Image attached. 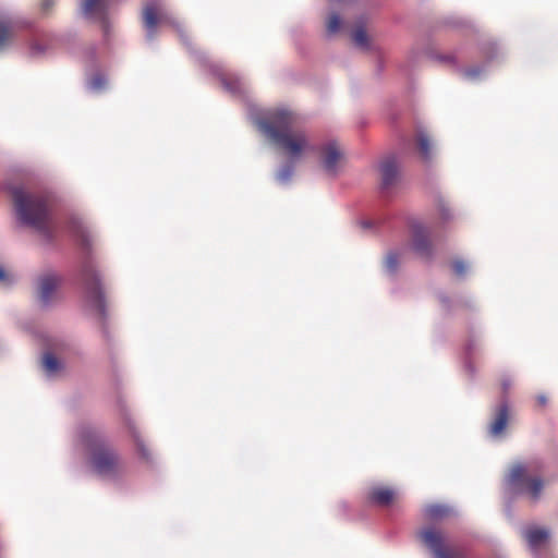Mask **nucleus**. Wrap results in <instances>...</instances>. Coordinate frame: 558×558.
I'll return each instance as SVG.
<instances>
[{"instance_id": "1", "label": "nucleus", "mask_w": 558, "mask_h": 558, "mask_svg": "<svg viewBox=\"0 0 558 558\" xmlns=\"http://www.w3.org/2000/svg\"><path fill=\"white\" fill-rule=\"evenodd\" d=\"M258 128L292 161L300 159L312 148L302 118L292 110H275L258 120Z\"/></svg>"}, {"instance_id": "2", "label": "nucleus", "mask_w": 558, "mask_h": 558, "mask_svg": "<svg viewBox=\"0 0 558 558\" xmlns=\"http://www.w3.org/2000/svg\"><path fill=\"white\" fill-rule=\"evenodd\" d=\"M68 231L82 252L80 281L87 305L100 317L106 316V300L101 277L92 257L93 239L80 218H71Z\"/></svg>"}, {"instance_id": "3", "label": "nucleus", "mask_w": 558, "mask_h": 558, "mask_svg": "<svg viewBox=\"0 0 558 558\" xmlns=\"http://www.w3.org/2000/svg\"><path fill=\"white\" fill-rule=\"evenodd\" d=\"M78 441L88 456L92 470L100 477L118 480L126 473L125 461L98 428L83 427L78 434Z\"/></svg>"}, {"instance_id": "4", "label": "nucleus", "mask_w": 558, "mask_h": 558, "mask_svg": "<svg viewBox=\"0 0 558 558\" xmlns=\"http://www.w3.org/2000/svg\"><path fill=\"white\" fill-rule=\"evenodd\" d=\"M57 197L52 193L37 191V242L50 244L59 234V222L54 216Z\"/></svg>"}, {"instance_id": "5", "label": "nucleus", "mask_w": 558, "mask_h": 558, "mask_svg": "<svg viewBox=\"0 0 558 558\" xmlns=\"http://www.w3.org/2000/svg\"><path fill=\"white\" fill-rule=\"evenodd\" d=\"M508 483L520 493L527 494L533 500H537L544 488V481L539 475L532 474L529 465H514L508 476Z\"/></svg>"}, {"instance_id": "6", "label": "nucleus", "mask_w": 558, "mask_h": 558, "mask_svg": "<svg viewBox=\"0 0 558 558\" xmlns=\"http://www.w3.org/2000/svg\"><path fill=\"white\" fill-rule=\"evenodd\" d=\"M62 276L48 271L37 278V306L47 308L62 300Z\"/></svg>"}, {"instance_id": "7", "label": "nucleus", "mask_w": 558, "mask_h": 558, "mask_svg": "<svg viewBox=\"0 0 558 558\" xmlns=\"http://www.w3.org/2000/svg\"><path fill=\"white\" fill-rule=\"evenodd\" d=\"M14 216L19 227H35V196L23 187L12 190Z\"/></svg>"}, {"instance_id": "8", "label": "nucleus", "mask_w": 558, "mask_h": 558, "mask_svg": "<svg viewBox=\"0 0 558 558\" xmlns=\"http://www.w3.org/2000/svg\"><path fill=\"white\" fill-rule=\"evenodd\" d=\"M417 536L435 558H465L463 551L446 546L444 534L433 526L422 529Z\"/></svg>"}, {"instance_id": "9", "label": "nucleus", "mask_w": 558, "mask_h": 558, "mask_svg": "<svg viewBox=\"0 0 558 558\" xmlns=\"http://www.w3.org/2000/svg\"><path fill=\"white\" fill-rule=\"evenodd\" d=\"M143 23L149 39L155 37L158 25L179 26L172 14L157 1H150L145 4L143 9Z\"/></svg>"}, {"instance_id": "10", "label": "nucleus", "mask_w": 558, "mask_h": 558, "mask_svg": "<svg viewBox=\"0 0 558 558\" xmlns=\"http://www.w3.org/2000/svg\"><path fill=\"white\" fill-rule=\"evenodd\" d=\"M29 25L31 21L22 14L0 11V53L5 50L15 34Z\"/></svg>"}, {"instance_id": "11", "label": "nucleus", "mask_w": 558, "mask_h": 558, "mask_svg": "<svg viewBox=\"0 0 558 558\" xmlns=\"http://www.w3.org/2000/svg\"><path fill=\"white\" fill-rule=\"evenodd\" d=\"M320 162L324 170L336 175L344 162V154L340 145L332 141L324 144L319 149Z\"/></svg>"}, {"instance_id": "12", "label": "nucleus", "mask_w": 558, "mask_h": 558, "mask_svg": "<svg viewBox=\"0 0 558 558\" xmlns=\"http://www.w3.org/2000/svg\"><path fill=\"white\" fill-rule=\"evenodd\" d=\"M110 0H84L82 3L83 13L101 23L105 34L108 33L107 10Z\"/></svg>"}, {"instance_id": "13", "label": "nucleus", "mask_w": 558, "mask_h": 558, "mask_svg": "<svg viewBox=\"0 0 558 558\" xmlns=\"http://www.w3.org/2000/svg\"><path fill=\"white\" fill-rule=\"evenodd\" d=\"M411 229L414 251L421 256L429 257L433 250L428 229L418 222L413 223Z\"/></svg>"}, {"instance_id": "14", "label": "nucleus", "mask_w": 558, "mask_h": 558, "mask_svg": "<svg viewBox=\"0 0 558 558\" xmlns=\"http://www.w3.org/2000/svg\"><path fill=\"white\" fill-rule=\"evenodd\" d=\"M379 170L384 189H388L397 182L399 170L395 156L385 158L380 163Z\"/></svg>"}, {"instance_id": "15", "label": "nucleus", "mask_w": 558, "mask_h": 558, "mask_svg": "<svg viewBox=\"0 0 558 558\" xmlns=\"http://www.w3.org/2000/svg\"><path fill=\"white\" fill-rule=\"evenodd\" d=\"M396 492L388 486H374L369 489V500L378 506L387 507L396 499Z\"/></svg>"}, {"instance_id": "16", "label": "nucleus", "mask_w": 558, "mask_h": 558, "mask_svg": "<svg viewBox=\"0 0 558 558\" xmlns=\"http://www.w3.org/2000/svg\"><path fill=\"white\" fill-rule=\"evenodd\" d=\"M509 421V407L507 403H502L498 407L495 417L489 425V433L493 436L502 434L506 429Z\"/></svg>"}, {"instance_id": "17", "label": "nucleus", "mask_w": 558, "mask_h": 558, "mask_svg": "<svg viewBox=\"0 0 558 558\" xmlns=\"http://www.w3.org/2000/svg\"><path fill=\"white\" fill-rule=\"evenodd\" d=\"M524 537L529 546L535 550L541 547L548 538V532L544 529L532 527L524 532Z\"/></svg>"}, {"instance_id": "18", "label": "nucleus", "mask_w": 558, "mask_h": 558, "mask_svg": "<svg viewBox=\"0 0 558 558\" xmlns=\"http://www.w3.org/2000/svg\"><path fill=\"white\" fill-rule=\"evenodd\" d=\"M41 364L49 377L57 376L63 369L62 363L50 352L44 354Z\"/></svg>"}, {"instance_id": "19", "label": "nucleus", "mask_w": 558, "mask_h": 558, "mask_svg": "<svg viewBox=\"0 0 558 558\" xmlns=\"http://www.w3.org/2000/svg\"><path fill=\"white\" fill-rule=\"evenodd\" d=\"M450 514V509L442 505H429L425 508V515L429 520L438 521Z\"/></svg>"}, {"instance_id": "20", "label": "nucleus", "mask_w": 558, "mask_h": 558, "mask_svg": "<svg viewBox=\"0 0 558 558\" xmlns=\"http://www.w3.org/2000/svg\"><path fill=\"white\" fill-rule=\"evenodd\" d=\"M416 142H417V148H418L421 157L424 160H428L430 158V149H432L429 137L425 133L420 132L417 134Z\"/></svg>"}, {"instance_id": "21", "label": "nucleus", "mask_w": 558, "mask_h": 558, "mask_svg": "<svg viewBox=\"0 0 558 558\" xmlns=\"http://www.w3.org/2000/svg\"><path fill=\"white\" fill-rule=\"evenodd\" d=\"M129 429H130V433H131V435L133 437V440H134V442L136 445V449H137L138 454L143 459L147 460L149 458V452H148V449L146 448L143 439L141 438L138 430L136 429V427L132 423L129 424Z\"/></svg>"}, {"instance_id": "22", "label": "nucleus", "mask_w": 558, "mask_h": 558, "mask_svg": "<svg viewBox=\"0 0 558 558\" xmlns=\"http://www.w3.org/2000/svg\"><path fill=\"white\" fill-rule=\"evenodd\" d=\"M352 39L359 48L362 49H368L369 47V39L365 32V29L362 26L356 27L352 33Z\"/></svg>"}, {"instance_id": "23", "label": "nucleus", "mask_w": 558, "mask_h": 558, "mask_svg": "<svg viewBox=\"0 0 558 558\" xmlns=\"http://www.w3.org/2000/svg\"><path fill=\"white\" fill-rule=\"evenodd\" d=\"M293 171H294L293 163L292 162L286 163L284 166H282L279 169L276 178L279 182L286 183L291 179Z\"/></svg>"}, {"instance_id": "24", "label": "nucleus", "mask_w": 558, "mask_h": 558, "mask_svg": "<svg viewBox=\"0 0 558 558\" xmlns=\"http://www.w3.org/2000/svg\"><path fill=\"white\" fill-rule=\"evenodd\" d=\"M398 265H399L398 254L395 252L388 253L385 258L386 270L390 274H395L398 269Z\"/></svg>"}, {"instance_id": "25", "label": "nucleus", "mask_w": 558, "mask_h": 558, "mask_svg": "<svg viewBox=\"0 0 558 558\" xmlns=\"http://www.w3.org/2000/svg\"><path fill=\"white\" fill-rule=\"evenodd\" d=\"M341 20L338 14L332 13L326 23V28L329 34H335L340 29Z\"/></svg>"}, {"instance_id": "26", "label": "nucleus", "mask_w": 558, "mask_h": 558, "mask_svg": "<svg viewBox=\"0 0 558 558\" xmlns=\"http://www.w3.org/2000/svg\"><path fill=\"white\" fill-rule=\"evenodd\" d=\"M16 282L15 277L0 266V284L3 287H12Z\"/></svg>"}, {"instance_id": "27", "label": "nucleus", "mask_w": 558, "mask_h": 558, "mask_svg": "<svg viewBox=\"0 0 558 558\" xmlns=\"http://www.w3.org/2000/svg\"><path fill=\"white\" fill-rule=\"evenodd\" d=\"M437 210L439 213L440 218L444 221H448L451 218L450 209L447 206L444 198H438L436 203Z\"/></svg>"}, {"instance_id": "28", "label": "nucleus", "mask_w": 558, "mask_h": 558, "mask_svg": "<svg viewBox=\"0 0 558 558\" xmlns=\"http://www.w3.org/2000/svg\"><path fill=\"white\" fill-rule=\"evenodd\" d=\"M106 85H107V80L101 74H96L95 76L92 77V80L89 82V86L94 90H100V89L105 88Z\"/></svg>"}, {"instance_id": "29", "label": "nucleus", "mask_w": 558, "mask_h": 558, "mask_svg": "<svg viewBox=\"0 0 558 558\" xmlns=\"http://www.w3.org/2000/svg\"><path fill=\"white\" fill-rule=\"evenodd\" d=\"M452 269L456 275L462 276L466 271V265L464 264L463 260H454L452 263Z\"/></svg>"}, {"instance_id": "30", "label": "nucleus", "mask_w": 558, "mask_h": 558, "mask_svg": "<svg viewBox=\"0 0 558 558\" xmlns=\"http://www.w3.org/2000/svg\"><path fill=\"white\" fill-rule=\"evenodd\" d=\"M54 4L53 0H43L40 9L44 13H48L49 9Z\"/></svg>"}, {"instance_id": "31", "label": "nucleus", "mask_w": 558, "mask_h": 558, "mask_svg": "<svg viewBox=\"0 0 558 558\" xmlns=\"http://www.w3.org/2000/svg\"><path fill=\"white\" fill-rule=\"evenodd\" d=\"M536 402L539 407L544 408L547 403V398L544 395H539L536 397Z\"/></svg>"}, {"instance_id": "32", "label": "nucleus", "mask_w": 558, "mask_h": 558, "mask_svg": "<svg viewBox=\"0 0 558 558\" xmlns=\"http://www.w3.org/2000/svg\"><path fill=\"white\" fill-rule=\"evenodd\" d=\"M480 72H481V71H480V69H470V70H468V71L465 72V75H466L468 77H474V76L478 75V74H480Z\"/></svg>"}]
</instances>
